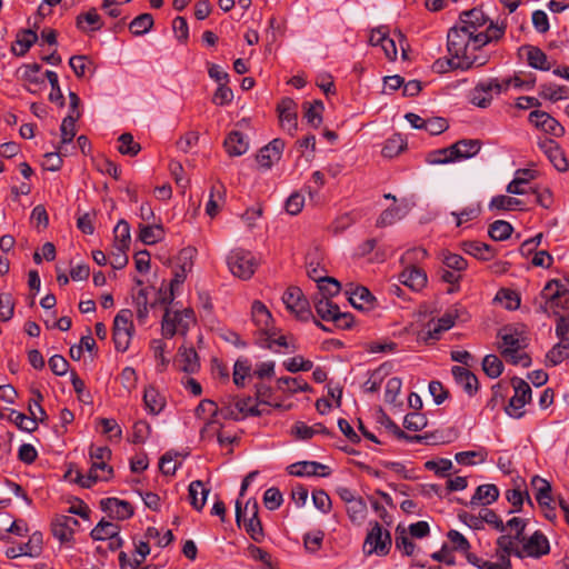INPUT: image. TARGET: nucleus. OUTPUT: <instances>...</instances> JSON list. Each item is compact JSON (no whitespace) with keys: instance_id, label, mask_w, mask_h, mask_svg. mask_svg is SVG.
<instances>
[{"instance_id":"obj_38","label":"nucleus","mask_w":569,"mask_h":569,"mask_svg":"<svg viewBox=\"0 0 569 569\" xmlns=\"http://www.w3.org/2000/svg\"><path fill=\"white\" fill-rule=\"evenodd\" d=\"M539 96L542 99L556 102L558 100L569 98V88L567 86H558L555 83H542L539 87Z\"/></svg>"},{"instance_id":"obj_46","label":"nucleus","mask_w":569,"mask_h":569,"mask_svg":"<svg viewBox=\"0 0 569 569\" xmlns=\"http://www.w3.org/2000/svg\"><path fill=\"white\" fill-rule=\"evenodd\" d=\"M251 375V362L247 358H239L233 366V382L238 388L246 386V378Z\"/></svg>"},{"instance_id":"obj_37","label":"nucleus","mask_w":569,"mask_h":569,"mask_svg":"<svg viewBox=\"0 0 569 569\" xmlns=\"http://www.w3.org/2000/svg\"><path fill=\"white\" fill-rule=\"evenodd\" d=\"M292 433L299 440H309L315 435H331L330 431L322 425L316 423L313 426H307L305 422H297L292 428Z\"/></svg>"},{"instance_id":"obj_31","label":"nucleus","mask_w":569,"mask_h":569,"mask_svg":"<svg viewBox=\"0 0 569 569\" xmlns=\"http://www.w3.org/2000/svg\"><path fill=\"white\" fill-rule=\"evenodd\" d=\"M226 188L222 183L217 182L211 187L210 197L206 204V212L211 218L216 217L220 207L224 203Z\"/></svg>"},{"instance_id":"obj_30","label":"nucleus","mask_w":569,"mask_h":569,"mask_svg":"<svg viewBox=\"0 0 569 569\" xmlns=\"http://www.w3.org/2000/svg\"><path fill=\"white\" fill-rule=\"evenodd\" d=\"M521 50L526 51L527 62L531 68L542 71L550 70L551 64L548 61V57L540 48L533 46H525L521 48Z\"/></svg>"},{"instance_id":"obj_35","label":"nucleus","mask_w":569,"mask_h":569,"mask_svg":"<svg viewBox=\"0 0 569 569\" xmlns=\"http://www.w3.org/2000/svg\"><path fill=\"white\" fill-rule=\"evenodd\" d=\"M164 238L162 224H139V240L147 246L156 244Z\"/></svg>"},{"instance_id":"obj_61","label":"nucleus","mask_w":569,"mask_h":569,"mask_svg":"<svg viewBox=\"0 0 569 569\" xmlns=\"http://www.w3.org/2000/svg\"><path fill=\"white\" fill-rule=\"evenodd\" d=\"M518 541L516 540L515 536L511 535H501L497 539V547L502 552L501 558L509 557L513 555L516 557V552L520 551V548L516 546Z\"/></svg>"},{"instance_id":"obj_18","label":"nucleus","mask_w":569,"mask_h":569,"mask_svg":"<svg viewBox=\"0 0 569 569\" xmlns=\"http://www.w3.org/2000/svg\"><path fill=\"white\" fill-rule=\"evenodd\" d=\"M540 148L558 171L565 172L569 169V162L565 157L562 149L556 141L546 140L540 143Z\"/></svg>"},{"instance_id":"obj_63","label":"nucleus","mask_w":569,"mask_h":569,"mask_svg":"<svg viewBox=\"0 0 569 569\" xmlns=\"http://www.w3.org/2000/svg\"><path fill=\"white\" fill-rule=\"evenodd\" d=\"M197 250L193 247H186L181 249L178 253L176 266L189 273L192 270Z\"/></svg>"},{"instance_id":"obj_36","label":"nucleus","mask_w":569,"mask_h":569,"mask_svg":"<svg viewBox=\"0 0 569 569\" xmlns=\"http://www.w3.org/2000/svg\"><path fill=\"white\" fill-rule=\"evenodd\" d=\"M303 118L313 128H318L322 122V112L325 109L321 100H315L313 102H305L303 106Z\"/></svg>"},{"instance_id":"obj_26","label":"nucleus","mask_w":569,"mask_h":569,"mask_svg":"<svg viewBox=\"0 0 569 569\" xmlns=\"http://www.w3.org/2000/svg\"><path fill=\"white\" fill-rule=\"evenodd\" d=\"M179 368L188 373L196 372L199 367V357L193 348L180 347L177 355Z\"/></svg>"},{"instance_id":"obj_50","label":"nucleus","mask_w":569,"mask_h":569,"mask_svg":"<svg viewBox=\"0 0 569 569\" xmlns=\"http://www.w3.org/2000/svg\"><path fill=\"white\" fill-rule=\"evenodd\" d=\"M453 157V150L451 149V146H449L447 148L430 151L426 157V161L429 164H446L457 161V158Z\"/></svg>"},{"instance_id":"obj_3","label":"nucleus","mask_w":569,"mask_h":569,"mask_svg":"<svg viewBox=\"0 0 569 569\" xmlns=\"http://www.w3.org/2000/svg\"><path fill=\"white\" fill-rule=\"evenodd\" d=\"M447 49L451 58L436 60L432 64V69L436 72L443 73L455 69L467 71L473 68L483 67L489 61V54L486 52L473 53L469 48H466L463 53L456 54L448 46Z\"/></svg>"},{"instance_id":"obj_41","label":"nucleus","mask_w":569,"mask_h":569,"mask_svg":"<svg viewBox=\"0 0 569 569\" xmlns=\"http://www.w3.org/2000/svg\"><path fill=\"white\" fill-rule=\"evenodd\" d=\"M114 234V247L118 249L119 252H126V250L129 249L130 244V226L129 223L121 219L117 223V226L113 229Z\"/></svg>"},{"instance_id":"obj_12","label":"nucleus","mask_w":569,"mask_h":569,"mask_svg":"<svg viewBox=\"0 0 569 569\" xmlns=\"http://www.w3.org/2000/svg\"><path fill=\"white\" fill-rule=\"evenodd\" d=\"M283 149L284 141L280 138L273 139L259 150L257 154L258 163L264 169H270L273 163L280 160Z\"/></svg>"},{"instance_id":"obj_15","label":"nucleus","mask_w":569,"mask_h":569,"mask_svg":"<svg viewBox=\"0 0 569 569\" xmlns=\"http://www.w3.org/2000/svg\"><path fill=\"white\" fill-rule=\"evenodd\" d=\"M288 472L291 476L305 477V476H320L328 477L330 469L328 466L317 461H299L288 467Z\"/></svg>"},{"instance_id":"obj_55","label":"nucleus","mask_w":569,"mask_h":569,"mask_svg":"<svg viewBox=\"0 0 569 569\" xmlns=\"http://www.w3.org/2000/svg\"><path fill=\"white\" fill-rule=\"evenodd\" d=\"M118 142H119V146H118V151L121 153V154H124V156H130V157H134L137 156L140 150H141V146L140 143L136 142L133 140V137L131 133L129 132H126V133H122L119 138H118Z\"/></svg>"},{"instance_id":"obj_17","label":"nucleus","mask_w":569,"mask_h":569,"mask_svg":"<svg viewBox=\"0 0 569 569\" xmlns=\"http://www.w3.org/2000/svg\"><path fill=\"white\" fill-rule=\"evenodd\" d=\"M459 247L465 253L482 261H489L497 254V250L492 246L477 240L462 241Z\"/></svg>"},{"instance_id":"obj_24","label":"nucleus","mask_w":569,"mask_h":569,"mask_svg":"<svg viewBox=\"0 0 569 569\" xmlns=\"http://www.w3.org/2000/svg\"><path fill=\"white\" fill-rule=\"evenodd\" d=\"M455 157L458 160L469 159L479 153L481 141L478 139H462L451 144Z\"/></svg>"},{"instance_id":"obj_5","label":"nucleus","mask_w":569,"mask_h":569,"mask_svg":"<svg viewBox=\"0 0 569 569\" xmlns=\"http://www.w3.org/2000/svg\"><path fill=\"white\" fill-rule=\"evenodd\" d=\"M133 332L132 311L121 309L114 317L112 333L114 347L118 351L124 352L128 350Z\"/></svg>"},{"instance_id":"obj_53","label":"nucleus","mask_w":569,"mask_h":569,"mask_svg":"<svg viewBox=\"0 0 569 569\" xmlns=\"http://www.w3.org/2000/svg\"><path fill=\"white\" fill-rule=\"evenodd\" d=\"M522 204H523L522 201L517 198L500 194V196H496L491 199V201L489 203V208L509 211V210L519 209L522 207Z\"/></svg>"},{"instance_id":"obj_2","label":"nucleus","mask_w":569,"mask_h":569,"mask_svg":"<svg viewBox=\"0 0 569 569\" xmlns=\"http://www.w3.org/2000/svg\"><path fill=\"white\" fill-rule=\"evenodd\" d=\"M498 337L501 339L499 350L507 361L525 368L531 365L530 357L522 352L527 346V339L520 332L511 328H503L499 331Z\"/></svg>"},{"instance_id":"obj_11","label":"nucleus","mask_w":569,"mask_h":569,"mask_svg":"<svg viewBox=\"0 0 569 569\" xmlns=\"http://www.w3.org/2000/svg\"><path fill=\"white\" fill-rule=\"evenodd\" d=\"M279 121L281 127L291 136L298 128L297 121V103L291 98H283L278 107Z\"/></svg>"},{"instance_id":"obj_28","label":"nucleus","mask_w":569,"mask_h":569,"mask_svg":"<svg viewBox=\"0 0 569 569\" xmlns=\"http://www.w3.org/2000/svg\"><path fill=\"white\" fill-rule=\"evenodd\" d=\"M408 211H409V208H408L407 203L387 208L378 217V219L376 221V226L378 228H385V227L391 226L395 222H397L398 220H401L402 218H405L407 216Z\"/></svg>"},{"instance_id":"obj_19","label":"nucleus","mask_w":569,"mask_h":569,"mask_svg":"<svg viewBox=\"0 0 569 569\" xmlns=\"http://www.w3.org/2000/svg\"><path fill=\"white\" fill-rule=\"evenodd\" d=\"M399 280L402 284L409 287L411 290L420 291L426 287L428 278L427 273L422 269L412 266L410 268H406L399 274Z\"/></svg>"},{"instance_id":"obj_62","label":"nucleus","mask_w":569,"mask_h":569,"mask_svg":"<svg viewBox=\"0 0 569 569\" xmlns=\"http://www.w3.org/2000/svg\"><path fill=\"white\" fill-rule=\"evenodd\" d=\"M244 528L247 533L256 542H261L264 538L262 523L259 517H249L244 519Z\"/></svg>"},{"instance_id":"obj_40","label":"nucleus","mask_w":569,"mask_h":569,"mask_svg":"<svg viewBox=\"0 0 569 569\" xmlns=\"http://www.w3.org/2000/svg\"><path fill=\"white\" fill-rule=\"evenodd\" d=\"M349 301L357 309H368L372 306L375 297L366 287L358 286L350 291Z\"/></svg>"},{"instance_id":"obj_43","label":"nucleus","mask_w":569,"mask_h":569,"mask_svg":"<svg viewBox=\"0 0 569 569\" xmlns=\"http://www.w3.org/2000/svg\"><path fill=\"white\" fill-rule=\"evenodd\" d=\"M313 303L317 315L325 321H331L339 309L330 299L318 296H315Z\"/></svg>"},{"instance_id":"obj_56","label":"nucleus","mask_w":569,"mask_h":569,"mask_svg":"<svg viewBox=\"0 0 569 569\" xmlns=\"http://www.w3.org/2000/svg\"><path fill=\"white\" fill-rule=\"evenodd\" d=\"M278 389L281 391H289L292 393L299 391H307L310 389L309 385L302 379L291 378V377H281L277 381Z\"/></svg>"},{"instance_id":"obj_29","label":"nucleus","mask_w":569,"mask_h":569,"mask_svg":"<svg viewBox=\"0 0 569 569\" xmlns=\"http://www.w3.org/2000/svg\"><path fill=\"white\" fill-rule=\"evenodd\" d=\"M29 411L31 417H27L24 413L11 409L8 420L13 422L22 431L33 432L38 428V418L34 411L31 410V403H29Z\"/></svg>"},{"instance_id":"obj_6","label":"nucleus","mask_w":569,"mask_h":569,"mask_svg":"<svg viewBox=\"0 0 569 569\" xmlns=\"http://www.w3.org/2000/svg\"><path fill=\"white\" fill-rule=\"evenodd\" d=\"M391 543L390 532L383 531L379 522L375 521L371 523V529L365 539L363 552L367 555L386 556L391 549Z\"/></svg>"},{"instance_id":"obj_48","label":"nucleus","mask_w":569,"mask_h":569,"mask_svg":"<svg viewBox=\"0 0 569 569\" xmlns=\"http://www.w3.org/2000/svg\"><path fill=\"white\" fill-rule=\"evenodd\" d=\"M319 293L317 295L319 298H328L330 299L333 296H337L341 290L340 282L332 278L325 276L318 282Z\"/></svg>"},{"instance_id":"obj_13","label":"nucleus","mask_w":569,"mask_h":569,"mask_svg":"<svg viewBox=\"0 0 569 569\" xmlns=\"http://www.w3.org/2000/svg\"><path fill=\"white\" fill-rule=\"evenodd\" d=\"M79 521L71 516H58L51 525L52 535L61 542L70 541L73 538L74 528Z\"/></svg>"},{"instance_id":"obj_25","label":"nucleus","mask_w":569,"mask_h":569,"mask_svg":"<svg viewBox=\"0 0 569 569\" xmlns=\"http://www.w3.org/2000/svg\"><path fill=\"white\" fill-rule=\"evenodd\" d=\"M248 140L240 131H231L224 139V148L229 156L239 157L247 152Z\"/></svg>"},{"instance_id":"obj_10","label":"nucleus","mask_w":569,"mask_h":569,"mask_svg":"<svg viewBox=\"0 0 569 569\" xmlns=\"http://www.w3.org/2000/svg\"><path fill=\"white\" fill-rule=\"evenodd\" d=\"M43 549V535L40 531H34L26 543H20L17 547H10L6 550V556L9 559H14L20 556H28L37 558L41 555Z\"/></svg>"},{"instance_id":"obj_33","label":"nucleus","mask_w":569,"mask_h":569,"mask_svg":"<svg viewBox=\"0 0 569 569\" xmlns=\"http://www.w3.org/2000/svg\"><path fill=\"white\" fill-rule=\"evenodd\" d=\"M143 402L146 409L152 415H159L166 406L164 397L151 386L144 389Z\"/></svg>"},{"instance_id":"obj_4","label":"nucleus","mask_w":569,"mask_h":569,"mask_svg":"<svg viewBox=\"0 0 569 569\" xmlns=\"http://www.w3.org/2000/svg\"><path fill=\"white\" fill-rule=\"evenodd\" d=\"M227 264L234 277L248 280L256 272L258 260L249 250L237 248L229 252Z\"/></svg>"},{"instance_id":"obj_20","label":"nucleus","mask_w":569,"mask_h":569,"mask_svg":"<svg viewBox=\"0 0 569 569\" xmlns=\"http://www.w3.org/2000/svg\"><path fill=\"white\" fill-rule=\"evenodd\" d=\"M252 321L258 328V333H264L270 331L272 327V316L267 307L261 302L256 300L251 307Z\"/></svg>"},{"instance_id":"obj_64","label":"nucleus","mask_w":569,"mask_h":569,"mask_svg":"<svg viewBox=\"0 0 569 569\" xmlns=\"http://www.w3.org/2000/svg\"><path fill=\"white\" fill-rule=\"evenodd\" d=\"M427 418L419 411L406 415L403 419V427L410 431H420L427 426Z\"/></svg>"},{"instance_id":"obj_14","label":"nucleus","mask_w":569,"mask_h":569,"mask_svg":"<svg viewBox=\"0 0 569 569\" xmlns=\"http://www.w3.org/2000/svg\"><path fill=\"white\" fill-rule=\"evenodd\" d=\"M101 509L107 512L110 517L119 520H126L133 516L132 506L118 498H106L100 501Z\"/></svg>"},{"instance_id":"obj_39","label":"nucleus","mask_w":569,"mask_h":569,"mask_svg":"<svg viewBox=\"0 0 569 569\" xmlns=\"http://www.w3.org/2000/svg\"><path fill=\"white\" fill-rule=\"evenodd\" d=\"M208 493L209 490L200 480H194L189 485L190 503L196 510H201L204 507Z\"/></svg>"},{"instance_id":"obj_49","label":"nucleus","mask_w":569,"mask_h":569,"mask_svg":"<svg viewBox=\"0 0 569 569\" xmlns=\"http://www.w3.org/2000/svg\"><path fill=\"white\" fill-rule=\"evenodd\" d=\"M512 226L505 220H496L489 226L488 234L495 241H503L512 233Z\"/></svg>"},{"instance_id":"obj_8","label":"nucleus","mask_w":569,"mask_h":569,"mask_svg":"<svg viewBox=\"0 0 569 569\" xmlns=\"http://www.w3.org/2000/svg\"><path fill=\"white\" fill-rule=\"evenodd\" d=\"M522 545L520 551L516 552L517 558H540L550 552V545L548 538L540 531H535L530 537H523L522 541H519Z\"/></svg>"},{"instance_id":"obj_52","label":"nucleus","mask_w":569,"mask_h":569,"mask_svg":"<svg viewBox=\"0 0 569 569\" xmlns=\"http://www.w3.org/2000/svg\"><path fill=\"white\" fill-rule=\"evenodd\" d=\"M113 469L108 466L107 460L92 461L88 473V479L107 481L112 477Z\"/></svg>"},{"instance_id":"obj_51","label":"nucleus","mask_w":569,"mask_h":569,"mask_svg":"<svg viewBox=\"0 0 569 569\" xmlns=\"http://www.w3.org/2000/svg\"><path fill=\"white\" fill-rule=\"evenodd\" d=\"M69 66L78 78H83L87 72H93V62L87 56H72Z\"/></svg>"},{"instance_id":"obj_47","label":"nucleus","mask_w":569,"mask_h":569,"mask_svg":"<svg viewBox=\"0 0 569 569\" xmlns=\"http://www.w3.org/2000/svg\"><path fill=\"white\" fill-rule=\"evenodd\" d=\"M347 513L353 523H362L367 517V503L361 497H357L347 506Z\"/></svg>"},{"instance_id":"obj_42","label":"nucleus","mask_w":569,"mask_h":569,"mask_svg":"<svg viewBox=\"0 0 569 569\" xmlns=\"http://www.w3.org/2000/svg\"><path fill=\"white\" fill-rule=\"evenodd\" d=\"M507 500L512 505L513 509L509 511V513L512 512H519L522 509L523 501L527 500V502L532 506V500L528 493L527 490H522L521 486H518L517 488L507 490L506 492Z\"/></svg>"},{"instance_id":"obj_21","label":"nucleus","mask_w":569,"mask_h":569,"mask_svg":"<svg viewBox=\"0 0 569 569\" xmlns=\"http://www.w3.org/2000/svg\"><path fill=\"white\" fill-rule=\"evenodd\" d=\"M451 372L457 383L460 385L469 396L477 392L479 387L478 378L470 370L460 366H453Z\"/></svg>"},{"instance_id":"obj_23","label":"nucleus","mask_w":569,"mask_h":569,"mask_svg":"<svg viewBox=\"0 0 569 569\" xmlns=\"http://www.w3.org/2000/svg\"><path fill=\"white\" fill-rule=\"evenodd\" d=\"M499 489L496 485L487 483L478 486L470 500V506H487L497 501Z\"/></svg>"},{"instance_id":"obj_16","label":"nucleus","mask_w":569,"mask_h":569,"mask_svg":"<svg viewBox=\"0 0 569 569\" xmlns=\"http://www.w3.org/2000/svg\"><path fill=\"white\" fill-rule=\"evenodd\" d=\"M505 34V27H499L490 23L486 30H481L473 37V42L470 43V51L473 53L483 52L482 48L491 41H497Z\"/></svg>"},{"instance_id":"obj_7","label":"nucleus","mask_w":569,"mask_h":569,"mask_svg":"<svg viewBox=\"0 0 569 569\" xmlns=\"http://www.w3.org/2000/svg\"><path fill=\"white\" fill-rule=\"evenodd\" d=\"M512 387L515 389V395L509 400L505 410L508 416L519 419L525 415L521 409L531 400V388L529 383L521 378H513Z\"/></svg>"},{"instance_id":"obj_22","label":"nucleus","mask_w":569,"mask_h":569,"mask_svg":"<svg viewBox=\"0 0 569 569\" xmlns=\"http://www.w3.org/2000/svg\"><path fill=\"white\" fill-rule=\"evenodd\" d=\"M76 27L80 31L88 33L100 30L103 27V22L96 8H91L89 11L77 16Z\"/></svg>"},{"instance_id":"obj_59","label":"nucleus","mask_w":569,"mask_h":569,"mask_svg":"<svg viewBox=\"0 0 569 569\" xmlns=\"http://www.w3.org/2000/svg\"><path fill=\"white\" fill-rule=\"evenodd\" d=\"M482 369L490 378H498L503 370L502 361L496 355H487L482 360Z\"/></svg>"},{"instance_id":"obj_32","label":"nucleus","mask_w":569,"mask_h":569,"mask_svg":"<svg viewBox=\"0 0 569 569\" xmlns=\"http://www.w3.org/2000/svg\"><path fill=\"white\" fill-rule=\"evenodd\" d=\"M38 34L31 29H23L17 34L16 44L12 46V51L16 56H24L29 49L37 42Z\"/></svg>"},{"instance_id":"obj_57","label":"nucleus","mask_w":569,"mask_h":569,"mask_svg":"<svg viewBox=\"0 0 569 569\" xmlns=\"http://www.w3.org/2000/svg\"><path fill=\"white\" fill-rule=\"evenodd\" d=\"M80 118V112L77 114H68L61 123V142L70 143L76 136V121Z\"/></svg>"},{"instance_id":"obj_1","label":"nucleus","mask_w":569,"mask_h":569,"mask_svg":"<svg viewBox=\"0 0 569 569\" xmlns=\"http://www.w3.org/2000/svg\"><path fill=\"white\" fill-rule=\"evenodd\" d=\"M487 19L481 10L472 9L463 12L459 22L448 31V47L456 54L463 53L466 48L470 49L473 37L485 27Z\"/></svg>"},{"instance_id":"obj_58","label":"nucleus","mask_w":569,"mask_h":569,"mask_svg":"<svg viewBox=\"0 0 569 569\" xmlns=\"http://www.w3.org/2000/svg\"><path fill=\"white\" fill-rule=\"evenodd\" d=\"M46 78L48 79L51 86V92L49 94V100L53 103H57L59 107L64 106V97L59 86L58 74L52 70L46 71Z\"/></svg>"},{"instance_id":"obj_45","label":"nucleus","mask_w":569,"mask_h":569,"mask_svg":"<svg viewBox=\"0 0 569 569\" xmlns=\"http://www.w3.org/2000/svg\"><path fill=\"white\" fill-rule=\"evenodd\" d=\"M116 533H119V526L102 519L91 530L90 537L93 540H107L109 538H112V536H116Z\"/></svg>"},{"instance_id":"obj_9","label":"nucleus","mask_w":569,"mask_h":569,"mask_svg":"<svg viewBox=\"0 0 569 569\" xmlns=\"http://www.w3.org/2000/svg\"><path fill=\"white\" fill-rule=\"evenodd\" d=\"M282 301L287 309L295 313L300 320H308L311 318V310L309 308L308 300L303 297V293L298 287H290L282 296Z\"/></svg>"},{"instance_id":"obj_60","label":"nucleus","mask_w":569,"mask_h":569,"mask_svg":"<svg viewBox=\"0 0 569 569\" xmlns=\"http://www.w3.org/2000/svg\"><path fill=\"white\" fill-rule=\"evenodd\" d=\"M569 358V348L565 345L556 343L546 355L548 366H557Z\"/></svg>"},{"instance_id":"obj_27","label":"nucleus","mask_w":569,"mask_h":569,"mask_svg":"<svg viewBox=\"0 0 569 569\" xmlns=\"http://www.w3.org/2000/svg\"><path fill=\"white\" fill-rule=\"evenodd\" d=\"M256 343L262 348L270 349L278 352L280 348H288L289 343L287 337L283 335L277 336L274 328L264 333H259L256 337Z\"/></svg>"},{"instance_id":"obj_44","label":"nucleus","mask_w":569,"mask_h":569,"mask_svg":"<svg viewBox=\"0 0 569 569\" xmlns=\"http://www.w3.org/2000/svg\"><path fill=\"white\" fill-rule=\"evenodd\" d=\"M153 17L150 13H141L129 23V30L133 36H143L153 27Z\"/></svg>"},{"instance_id":"obj_54","label":"nucleus","mask_w":569,"mask_h":569,"mask_svg":"<svg viewBox=\"0 0 569 569\" xmlns=\"http://www.w3.org/2000/svg\"><path fill=\"white\" fill-rule=\"evenodd\" d=\"M441 262L445 268H448V269H451V270H455L458 272L465 271L468 267V262L462 256H460L458 253H452L450 251L441 252Z\"/></svg>"},{"instance_id":"obj_34","label":"nucleus","mask_w":569,"mask_h":569,"mask_svg":"<svg viewBox=\"0 0 569 569\" xmlns=\"http://www.w3.org/2000/svg\"><path fill=\"white\" fill-rule=\"evenodd\" d=\"M531 486L536 490V500L540 507L549 506L552 501L551 485L543 478L535 476Z\"/></svg>"}]
</instances>
